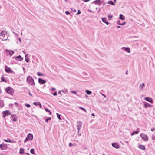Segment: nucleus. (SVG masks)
I'll use <instances>...</instances> for the list:
<instances>
[{
  "label": "nucleus",
  "mask_w": 155,
  "mask_h": 155,
  "mask_svg": "<svg viewBox=\"0 0 155 155\" xmlns=\"http://www.w3.org/2000/svg\"><path fill=\"white\" fill-rule=\"evenodd\" d=\"M26 81L28 84H30L32 86L35 85V84L34 82V80L33 78L30 76H29L27 77Z\"/></svg>",
  "instance_id": "f257e3e1"
},
{
  "label": "nucleus",
  "mask_w": 155,
  "mask_h": 155,
  "mask_svg": "<svg viewBox=\"0 0 155 155\" xmlns=\"http://www.w3.org/2000/svg\"><path fill=\"white\" fill-rule=\"evenodd\" d=\"M6 92L10 95H12L14 93V90L13 88L10 87L8 86L5 89Z\"/></svg>",
  "instance_id": "f03ea898"
},
{
  "label": "nucleus",
  "mask_w": 155,
  "mask_h": 155,
  "mask_svg": "<svg viewBox=\"0 0 155 155\" xmlns=\"http://www.w3.org/2000/svg\"><path fill=\"white\" fill-rule=\"evenodd\" d=\"M33 137V135L30 133L28 134L25 139L24 140V142L25 143H26L28 141L32 140Z\"/></svg>",
  "instance_id": "7ed1b4c3"
},
{
  "label": "nucleus",
  "mask_w": 155,
  "mask_h": 155,
  "mask_svg": "<svg viewBox=\"0 0 155 155\" xmlns=\"http://www.w3.org/2000/svg\"><path fill=\"white\" fill-rule=\"evenodd\" d=\"M140 136L142 139L145 141H147L148 140V138L147 135L144 133L141 134Z\"/></svg>",
  "instance_id": "20e7f679"
},
{
  "label": "nucleus",
  "mask_w": 155,
  "mask_h": 155,
  "mask_svg": "<svg viewBox=\"0 0 155 155\" xmlns=\"http://www.w3.org/2000/svg\"><path fill=\"white\" fill-rule=\"evenodd\" d=\"M11 114V112L9 110H6L2 112V117L4 118H5L7 115H10Z\"/></svg>",
  "instance_id": "39448f33"
},
{
  "label": "nucleus",
  "mask_w": 155,
  "mask_h": 155,
  "mask_svg": "<svg viewBox=\"0 0 155 155\" xmlns=\"http://www.w3.org/2000/svg\"><path fill=\"white\" fill-rule=\"evenodd\" d=\"M5 71L8 73H11L15 74V72H13L11 69L7 65H6L5 67Z\"/></svg>",
  "instance_id": "423d86ee"
},
{
  "label": "nucleus",
  "mask_w": 155,
  "mask_h": 155,
  "mask_svg": "<svg viewBox=\"0 0 155 155\" xmlns=\"http://www.w3.org/2000/svg\"><path fill=\"white\" fill-rule=\"evenodd\" d=\"M12 58H14L16 61H21L23 59V58L20 55H19L17 56H13Z\"/></svg>",
  "instance_id": "0eeeda50"
},
{
  "label": "nucleus",
  "mask_w": 155,
  "mask_h": 155,
  "mask_svg": "<svg viewBox=\"0 0 155 155\" xmlns=\"http://www.w3.org/2000/svg\"><path fill=\"white\" fill-rule=\"evenodd\" d=\"M17 116L16 114H12L11 115V118L12 121H17Z\"/></svg>",
  "instance_id": "6e6552de"
},
{
  "label": "nucleus",
  "mask_w": 155,
  "mask_h": 155,
  "mask_svg": "<svg viewBox=\"0 0 155 155\" xmlns=\"http://www.w3.org/2000/svg\"><path fill=\"white\" fill-rule=\"evenodd\" d=\"M8 148L6 144H0V148L2 150H5Z\"/></svg>",
  "instance_id": "1a4fd4ad"
},
{
  "label": "nucleus",
  "mask_w": 155,
  "mask_h": 155,
  "mask_svg": "<svg viewBox=\"0 0 155 155\" xmlns=\"http://www.w3.org/2000/svg\"><path fill=\"white\" fill-rule=\"evenodd\" d=\"M143 103L144 105V107L145 108H147L148 107L151 108L153 106L152 105L146 102H144Z\"/></svg>",
  "instance_id": "9d476101"
},
{
  "label": "nucleus",
  "mask_w": 155,
  "mask_h": 155,
  "mask_svg": "<svg viewBox=\"0 0 155 155\" xmlns=\"http://www.w3.org/2000/svg\"><path fill=\"white\" fill-rule=\"evenodd\" d=\"M144 99L147 101L152 104L153 102V99L149 97H146L144 98Z\"/></svg>",
  "instance_id": "9b49d317"
},
{
  "label": "nucleus",
  "mask_w": 155,
  "mask_h": 155,
  "mask_svg": "<svg viewBox=\"0 0 155 155\" xmlns=\"http://www.w3.org/2000/svg\"><path fill=\"white\" fill-rule=\"evenodd\" d=\"M3 140L5 142L11 143H16V141L12 140L8 138H7V140L4 139Z\"/></svg>",
  "instance_id": "f8f14e48"
},
{
  "label": "nucleus",
  "mask_w": 155,
  "mask_h": 155,
  "mask_svg": "<svg viewBox=\"0 0 155 155\" xmlns=\"http://www.w3.org/2000/svg\"><path fill=\"white\" fill-rule=\"evenodd\" d=\"M112 146L114 148L118 149L120 148V145L117 143H112Z\"/></svg>",
  "instance_id": "ddd939ff"
},
{
  "label": "nucleus",
  "mask_w": 155,
  "mask_h": 155,
  "mask_svg": "<svg viewBox=\"0 0 155 155\" xmlns=\"http://www.w3.org/2000/svg\"><path fill=\"white\" fill-rule=\"evenodd\" d=\"M38 82L40 84H44L46 82V81L42 79L39 78L38 79Z\"/></svg>",
  "instance_id": "4468645a"
},
{
  "label": "nucleus",
  "mask_w": 155,
  "mask_h": 155,
  "mask_svg": "<svg viewBox=\"0 0 155 155\" xmlns=\"http://www.w3.org/2000/svg\"><path fill=\"white\" fill-rule=\"evenodd\" d=\"M5 51L7 53H8L10 56L13 55L14 53V51L12 50L6 49Z\"/></svg>",
  "instance_id": "2eb2a0df"
},
{
  "label": "nucleus",
  "mask_w": 155,
  "mask_h": 155,
  "mask_svg": "<svg viewBox=\"0 0 155 155\" xmlns=\"http://www.w3.org/2000/svg\"><path fill=\"white\" fill-rule=\"evenodd\" d=\"M101 0H96L92 2V3L96 5H101Z\"/></svg>",
  "instance_id": "dca6fc26"
},
{
  "label": "nucleus",
  "mask_w": 155,
  "mask_h": 155,
  "mask_svg": "<svg viewBox=\"0 0 155 155\" xmlns=\"http://www.w3.org/2000/svg\"><path fill=\"white\" fill-rule=\"evenodd\" d=\"M122 49L128 53L130 52V49L128 47H123L122 48Z\"/></svg>",
  "instance_id": "f3484780"
},
{
  "label": "nucleus",
  "mask_w": 155,
  "mask_h": 155,
  "mask_svg": "<svg viewBox=\"0 0 155 155\" xmlns=\"http://www.w3.org/2000/svg\"><path fill=\"white\" fill-rule=\"evenodd\" d=\"M102 21L107 25H108L110 24L108 21H107V18L105 17H103L101 18Z\"/></svg>",
  "instance_id": "a211bd4d"
},
{
  "label": "nucleus",
  "mask_w": 155,
  "mask_h": 155,
  "mask_svg": "<svg viewBox=\"0 0 155 155\" xmlns=\"http://www.w3.org/2000/svg\"><path fill=\"white\" fill-rule=\"evenodd\" d=\"M138 147L139 148L142 150H146L145 147L144 145L141 144H138Z\"/></svg>",
  "instance_id": "6ab92c4d"
},
{
  "label": "nucleus",
  "mask_w": 155,
  "mask_h": 155,
  "mask_svg": "<svg viewBox=\"0 0 155 155\" xmlns=\"http://www.w3.org/2000/svg\"><path fill=\"white\" fill-rule=\"evenodd\" d=\"M138 129L139 128H137L136 130V131H134L132 132L131 134V135L133 136L135 134H137L139 132V131H137V130H138Z\"/></svg>",
  "instance_id": "aec40b11"
},
{
  "label": "nucleus",
  "mask_w": 155,
  "mask_h": 155,
  "mask_svg": "<svg viewBox=\"0 0 155 155\" xmlns=\"http://www.w3.org/2000/svg\"><path fill=\"white\" fill-rule=\"evenodd\" d=\"M4 33H5V31H2L1 33V35L0 36V38H4V37L5 36V35Z\"/></svg>",
  "instance_id": "412c9836"
},
{
  "label": "nucleus",
  "mask_w": 155,
  "mask_h": 155,
  "mask_svg": "<svg viewBox=\"0 0 155 155\" xmlns=\"http://www.w3.org/2000/svg\"><path fill=\"white\" fill-rule=\"evenodd\" d=\"M119 18L122 20H125V17L122 14H120L119 15Z\"/></svg>",
  "instance_id": "4be33fe9"
},
{
  "label": "nucleus",
  "mask_w": 155,
  "mask_h": 155,
  "mask_svg": "<svg viewBox=\"0 0 155 155\" xmlns=\"http://www.w3.org/2000/svg\"><path fill=\"white\" fill-rule=\"evenodd\" d=\"M1 82L2 81H3V82H7V80L5 79V78L4 77V75H3L2 76V77L1 78Z\"/></svg>",
  "instance_id": "5701e85b"
},
{
  "label": "nucleus",
  "mask_w": 155,
  "mask_h": 155,
  "mask_svg": "<svg viewBox=\"0 0 155 155\" xmlns=\"http://www.w3.org/2000/svg\"><path fill=\"white\" fill-rule=\"evenodd\" d=\"M107 3L112 5H115V3H114L112 0L109 1L107 2Z\"/></svg>",
  "instance_id": "b1692460"
},
{
  "label": "nucleus",
  "mask_w": 155,
  "mask_h": 155,
  "mask_svg": "<svg viewBox=\"0 0 155 155\" xmlns=\"http://www.w3.org/2000/svg\"><path fill=\"white\" fill-rule=\"evenodd\" d=\"M24 150L23 148H20V151L19 153L20 154H22L24 153Z\"/></svg>",
  "instance_id": "393cba45"
},
{
  "label": "nucleus",
  "mask_w": 155,
  "mask_h": 155,
  "mask_svg": "<svg viewBox=\"0 0 155 155\" xmlns=\"http://www.w3.org/2000/svg\"><path fill=\"white\" fill-rule=\"evenodd\" d=\"M145 85L144 83H143L139 85V87L141 89H142L145 87Z\"/></svg>",
  "instance_id": "a878e982"
},
{
  "label": "nucleus",
  "mask_w": 155,
  "mask_h": 155,
  "mask_svg": "<svg viewBox=\"0 0 155 155\" xmlns=\"http://www.w3.org/2000/svg\"><path fill=\"white\" fill-rule=\"evenodd\" d=\"M113 15L112 14H109L107 15V17H108V20H111V18H113Z\"/></svg>",
  "instance_id": "bb28decb"
},
{
  "label": "nucleus",
  "mask_w": 155,
  "mask_h": 155,
  "mask_svg": "<svg viewBox=\"0 0 155 155\" xmlns=\"http://www.w3.org/2000/svg\"><path fill=\"white\" fill-rule=\"evenodd\" d=\"M85 92L88 95H90L92 94V92L91 91L88 90H86Z\"/></svg>",
  "instance_id": "cd10ccee"
},
{
  "label": "nucleus",
  "mask_w": 155,
  "mask_h": 155,
  "mask_svg": "<svg viewBox=\"0 0 155 155\" xmlns=\"http://www.w3.org/2000/svg\"><path fill=\"white\" fill-rule=\"evenodd\" d=\"M79 108L80 109H81V110H82L83 111H84V112H87V110H86V109H85L84 108L82 107L79 106Z\"/></svg>",
  "instance_id": "c85d7f7f"
},
{
  "label": "nucleus",
  "mask_w": 155,
  "mask_h": 155,
  "mask_svg": "<svg viewBox=\"0 0 155 155\" xmlns=\"http://www.w3.org/2000/svg\"><path fill=\"white\" fill-rule=\"evenodd\" d=\"M37 74L38 76H44L45 75L44 74H43L42 73L40 72H38L37 73Z\"/></svg>",
  "instance_id": "c756f323"
},
{
  "label": "nucleus",
  "mask_w": 155,
  "mask_h": 155,
  "mask_svg": "<svg viewBox=\"0 0 155 155\" xmlns=\"http://www.w3.org/2000/svg\"><path fill=\"white\" fill-rule=\"evenodd\" d=\"M40 102H35L33 103V104L35 106H38L39 105V104H40Z\"/></svg>",
  "instance_id": "7c9ffc66"
},
{
  "label": "nucleus",
  "mask_w": 155,
  "mask_h": 155,
  "mask_svg": "<svg viewBox=\"0 0 155 155\" xmlns=\"http://www.w3.org/2000/svg\"><path fill=\"white\" fill-rule=\"evenodd\" d=\"M56 115H57V117H58V118L60 120H61V115L60 114H59L58 113H56Z\"/></svg>",
  "instance_id": "2f4dec72"
},
{
  "label": "nucleus",
  "mask_w": 155,
  "mask_h": 155,
  "mask_svg": "<svg viewBox=\"0 0 155 155\" xmlns=\"http://www.w3.org/2000/svg\"><path fill=\"white\" fill-rule=\"evenodd\" d=\"M51 120V118L50 117H48L45 120V122L48 123V122L49 121Z\"/></svg>",
  "instance_id": "473e14b6"
},
{
  "label": "nucleus",
  "mask_w": 155,
  "mask_h": 155,
  "mask_svg": "<svg viewBox=\"0 0 155 155\" xmlns=\"http://www.w3.org/2000/svg\"><path fill=\"white\" fill-rule=\"evenodd\" d=\"M30 152L31 154H35L34 149L33 148H32L31 149Z\"/></svg>",
  "instance_id": "72a5a7b5"
},
{
  "label": "nucleus",
  "mask_w": 155,
  "mask_h": 155,
  "mask_svg": "<svg viewBox=\"0 0 155 155\" xmlns=\"http://www.w3.org/2000/svg\"><path fill=\"white\" fill-rule=\"evenodd\" d=\"M25 105L28 108L31 107V105L25 103Z\"/></svg>",
  "instance_id": "f704fd0d"
},
{
  "label": "nucleus",
  "mask_w": 155,
  "mask_h": 155,
  "mask_svg": "<svg viewBox=\"0 0 155 155\" xmlns=\"http://www.w3.org/2000/svg\"><path fill=\"white\" fill-rule=\"evenodd\" d=\"M81 126L80 125H78V126L77 129L78 130V133H79V130H80V129L81 128Z\"/></svg>",
  "instance_id": "c9c22d12"
},
{
  "label": "nucleus",
  "mask_w": 155,
  "mask_h": 155,
  "mask_svg": "<svg viewBox=\"0 0 155 155\" xmlns=\"http://www.w3.org/2000/svg\"><path fill=\"white\" fill-rule=\"evenodd\" d=\"M29 60L30 59L29 57H27V58H25V61H26V62H28L29 61Z\"/></svg>",
  "instance_id": "e433bc0d"
},
{
  "label": "nucleus",
  "mask_w": 155,
  "mask_h": 155,
  "mask_svg": "<svg viewBox=\"0 0 155 155\" xmlns=\"http://www.w3.org/2000/svg\"><path fill=\"white\" fill-rule=\"evenodd\" d=\"M71 92L72 94H77V91L72 90L71 91Z\"/></svg>",
  "instance_id": "4c0bfd02"
},
{
  "label": "nucleus",
  "mask_w": 155,
  "mask_h": 155,
  "mask_svg": "<svg viewBox=\"0 0 155 155\" xmlns=\"http://www.w3.org/2000/svg\"><path fill=\"white\" fill-rule=\"evenodd\" d=\"M117 24L118 25H121V23H120V20H118L117 22Z\"/></svg>",
  "instance_id": "58836bf2"
},
{
  "label": "nucleus",
  "mask_w": 155,
  "mask_h": 155,
  "mask_svg": "<svg viewBox=\"0 0 155 155\" xmlns=\"http://www.w3.org/2000/svg\"><path fill=\"white\" fill-rule=\"evenodd\" d=\"M72 12H76V10L74 8H70Z\"/></svg>",
  "instance_id": "ea45409f"
},
{
  "label": "nucleus",
  "mask_w": 155,
  "mask_h": 155,
  "mask_svg": "<svg viewBox=\"0 0 155 155\" xmlns=\"http://www.w3.org/2000/svg\"><path fill=\"white\" fill-rule=\"evenodd\" d=\"M61 91H62V92H63V93H64L65 94H66V93H67L68 92V90H66L64 91V90H61Z\"/></svg>",
  "instance_id": "a19ab883"
},
{
  "label": "nucleus",
  "mask_w": 155,
  "mask_h": 155,
  "mask_svg": "<svg viewBox=\"0 0 155 155\" xmlns=\"http://www.w3.org/2000/svg\"><path fill=\"white\" fill-rule=\"evenodd\" d=\"M51 94L52 95H53L54 96H56L57 95V92L55 91L54 93H51Z\"/></svg>",
  "instance_id": "79ce46f5"
},
{
  "label": "nucleus",
  "mask_w": 155,
  "mask_h": 155,
  "mask_svg": "<svg viewBox=\"0 0 155 155\" xmlns=\"http://www.w3.org/2000/svg\"><path fill=\"white\" fill-rule=\"evenodd\" d=\"M65 13L66 15H68L70 14V13L68 11H65Z\"/></svg>",
  "instance_id": "37998d69"
},
{
  "label": "nucleus",
  "mask_w": 155,
  "mask_h": 155,
  "mask_svg": "<svg viewBox=\"0 0 155 155\" xmlns=\"http://www.w3.org/2000/svg\"><path fill=\"white\" fill-rule=\"evenodd\" d=\"M81 14V11L80 10H78V13L76 14V15H79V14Z\"/></svg>",
  "instance_id": "c03bdc74"
},
{
  "label": "nucleus",
  "mask_w": 155,
  "mask_h": 155,
  "mask_svg": "<svg viewBox=\"0 0 155 155\" xmlns=\"http://www.w3.org/2000/svg\"><path fill=\"white\" fill-rule=\"evenodd\" d=\"M126 23H127L126 22L124 21V22H123V23H121V25L123 26L124 25H125L126 24Z\"/></svg>",
  "instance_id": "a18cd8bd"
},
{
  "label": "nucleus",
  "mask_w": 155,
  "mask_h": 155,
  "mask_svg": "<svg viewBox=\"0 0 155 155\" xmlns=\"http://www.w3.org/2000/svg\"><path fill=\"white\" fill-rule=\"evenodd\" d=\"M45 111L47 112H48L50 111V110L48 108H45Z\"/></svg>",
  "instance_id": "49530a36"
},
{
  "label": "nucleus",
  "mask_w": 155,
  "mask_h": 155,
  "mask_svg": "<svg viewBox=\"0 0 155 155\" xmlns=\"http://www.w3.org/2000/svg\"><path fill=\"white\" fill-rule=\"evenodd\" d=\"M77 124H78V125H82L81 122L80 121H78L77 122Z\"/></svg>",
  "instance_id": "de8ad7c7"
},
{
  "label": "nucleus",
  "mask_w": 155,
  "mask_h": 155,
  "mask_svg": "<svg viewBox=\"0 0 155 155\" xmlns=\"http://www.w3.org/2000/svg\"><path fill=\"white\" fill-rule=\"evenodd\" d=\"M155 130V128H153L151 129V131L152 132L154 131Z\"/></svg>",
  "instance_id": "09e8293b"
},
{
  "label": "nucleus",
  "mask_w": 155,
  "mask_h": 155,
  "mask_svg": "<svg viewBox=\"0 0 155 155\" xmlns=\"http://www.w3.org/2000/svg\"><path fill=\"white\" fill-rule=\"evenodd\" d=\"M101 95L102 96H103V97H104L105 98H106V95H105V94H102V93H101Z\"/></svg>",
  "instance_id": "8fccbe9b"
},
{
  "label": "nucleus",
  "mask_w": 155,
  "mask_h": 155,
  "mask_svg": "<svg viewBox=\"0 0 155 155\" xmlns=\"http://www.w3.org/2000/svg\"><path fill=\"white\" fill-rule=\"evenodd\" d=\"M55 89L54 87H52L51 89V91H54L55 90Z\"/></svg>",
  "instance_id": "3c124183"
},
{
  "label": "nucleus",
  "mask_w": 155,
  "mask_h": 155,
  "mask_svg": "<svg viewBox=\"0 0 155 155\" xmlns=\"http://www.w3.org/2000/svg\"><path fill=\"white\" fill-rule=\"evenodd\" d=\"M28 54H26L25 56V58H27V57H28Z\"/></svg>",
  "instance_id": "603ef678"
},
{
  "label": "nucleus",
  "mask_w": 155,
  "mask_h": 155,
  "mask_svg": "<svg viewBox=\"0 0 155 155\" xmlns=\"http://www.w3.org/2000/svg\"><path fill=\"white\" fill-rule=\"evenodd\" d=\"M61 92H62L61 90H60L58 91V94H60L61 95H62V94L61 93Z\"/></svg>",
  "instance_id": "864d4df0"
},
{
  "label": "nucleus",
  "mask_w": 155,
  "mask_h": 155,
  "mask_svg": "<svg viewBox=\"0 0 155 155\" xmlns=\"http://www.w3.org/2000/svg\"><path fill=\"white\" fill-rule=\"evenodd\" d=\"M28 91H29V95H30V96H32V94L30 93L29 90H28Z\"/></svg>",
  "instance_id": "5fc2aeb1"
},
{
  "label": "nucleus",
  "mask_w": 155,
  "mask_h": 155,
  "mask_svg": "<svg viewBox=\"0 0 155 155\" xmlns=\"http://www.w3.org/2000/svg\"><path fill=\"white\" fill-rule=\"evenodd\" d=\"M152 139L153 140H155V136H152Z\"/></svg>",
  "instance_id": "6e6d98bb"
},
{
  "label": "nucleus",
  "mask_w": 155,
  "mask_h": 155,
  "mask_svg": "<svg viewBox=\"0 0 155 155\" xmlns=\"http://www.w3.org/2000/svg\"><path fill=\"white\" fill-rule=\"evenodd\" d=\"M73 144L71 143H70L69 144V147H71L72 146Z\"/></svg>",
  "instance_id": "4d7b16f0"
},
{
  "label": "nucleus",
  "mask_w": 155,
  "mask_h": 155,
  "mask_svg": "<svg viewBox=\"0 0 155 155\" xmlns=\"http://www.w3.org/2000/svg\"><path fill=\"white\" fill-rule=\"evenodd\" d=\"M13 105V104L11 103L9 104V107H12Z\"/></svg>",
  "instance_id": "13d9d810"
},
{
  "label": "nucleus",
  "mask_w": 155,
  "mask_h": 155,
  "mask_svg": "<svg viewBox=\"0 0 155 155\" xmlns=\"http://www.w3.org/2000/svg\"><path fill=\"white\" fill-rule=\"evenodd\" d=\"M14 104L16 106H17L18 105V103L17 102H15L14 103Z\"/></svg>",
  "instance_id": "bf43d9fd"
},
{
  "label": "nucleus",
  "mask_w": 155,
  "mask_h": 155,
  "mask_svg": "<svg viewBox=\"0 0 155 155\" xmlns=\"http://www.w3.org/2000/svg\"><path fill=\"white\" fill-rule=\"evenodd\" d=\"M88 12H92V13H94V12L92 11L91 10L88 9Z\"/></svg>",
  "instance_id": "052dcab7"
},
{
  "label": "nucleus",
  "mask_w": 155,
  "mask_h": 155,
  "mask_svg": "<svg viewBox=\"0 0 155 155\" xmlns=\"http://www.w3.org/2000/svg\"><path fill=\"white\" fill-rule=\"evenodd\" d=\"M18 41L20 42H21V38H18Z\"/></svg>",
  "instance_id": "680f3d73"
},
{
  "label": "nucleus",
  "mask_w": 155,
  "mask_h": 155,
  "mask_svg": "<svg viewBox=\"0 0 155 155\" xmlns=\"http://www.w3.org/2000/svg\"><path fill=\"white\" fill-rule=\"evenodd\" d=\"M39 104V106L40 107V108H42V105H41V103H40V104Z\"/></svg>",
  "instance_id": "e2e57ef3"
},
{
  "label": "nucleus",
  "mask_w": 155,
  "mask_h": 155,
  "mask_svg": "<svg viewBox=\"0 0 155 155\" xmlns=\"http://www.w3.org/2000/svg\"><path fill=\"white\" fill-rule=\"evenodd\" d=\"M49 113V114L51 115L52 114V112L50 110V111L48 112Z\"/></svg>",
  "instance_id": "0e129e2a"
},
{
  "label": "nucleus",
  "mask_w": 155,
  "mask_h": 155,
  "mask_svg": "<svg viewBox=\"0 0 155 155\" xmlns=\"http://www.w3.org/2000/svg\"><path fill=\"white\" fill-rule=\"evenodd\" d=\"M91 115L93 116H95V114L94 113H92Z\"/></svg>",
  "instance_id": "69168bd1"
},
{
  "label": "nucleus",
  "mask_w": 155,
  "mask_h": 155,
  "mask_svg": "<svg viewBox=\"0 0 155 155\" xmlns=\"http://www.w3.org/2000/svg\"><path fill=\"white\" fill-rule=\"evenodd\" d=\"M121 27L120 26H117V28H120Z\"/></svg>",
  "instance_id": "338daca9"
},
{
  "label": "nucleus",
  "mask_w": 155,
  "mask_h": 155,
  "mask_svg": "<svg viewBox=\"0 0 155 155\" xmlns=\"http://www.w3.org/2000/svg\"><path fill=\"white\" fill-rule=\"evenodd\" d=\"M25 153V154H27V155H30L29 153Z\"/></svg>",
  "instance_id": "774afa93"
}]
</instances>
